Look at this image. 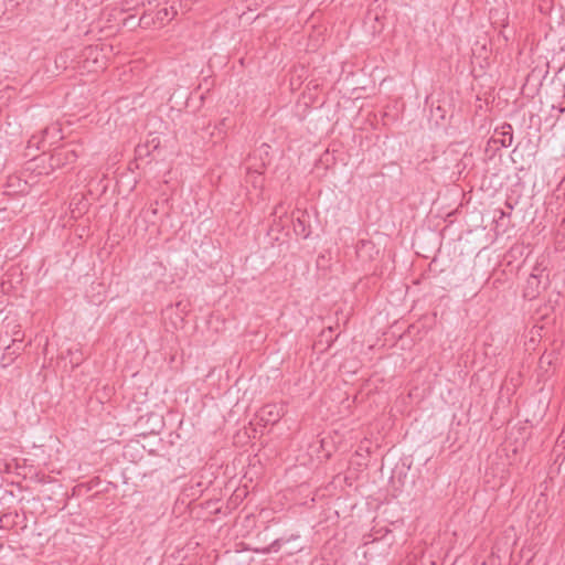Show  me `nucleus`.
Returning a JSON list of instances; mask_svg holds the SVG:
<instances>
[{"label": "nucleus", "mask_w": 565, "mask_h": 565, "mask_svg": "<svg viewBox=\"0 0 565 565\" xmlns=\"http://www.w3.org/2000/svg\"><path fill=\"white\" fill-rule=\"evenodd\" d=\"M310 216L307 211L297 210L292 213L294 232L297 236L308 238L311 234Z\"/></svg>", "instance_id": "obj_1"}, {"label": "nucleus", "mask_w": 565, "mask_h": 565, "mask_svg": "<svg viewBox=\"0 0 565 565\" xmlns=\"http://www.w3.org/2000/svg\"><path fill=\"white\" fill-rule=\"evenodd\" d=\"M284 407L276 404H267L259 412L260 420L266 425H274L284 416Z\"/></svg>", "instance_id": "obj_2"}, {"label": "nucleus", "mask_w": 565, "mask_h": 565, "mask_svg": "<svg viewBox=\"0 0 565 565\" xmlns=\"http://www.w3.org/2000/svg\"><path fill=\"white\" fill-rule=\"evenodd\" d=\"M299 536L298 535H291L289 536L288 539H284V537H280V539H276L270 545L262 548V550H258L259 553L262 554H269V553H276L278 552L281 546L288 542H290L291 540H296L298 539Z\"/></svg>", "instance_id": "obj_3"}, {"label": "nucleus", "mask_w": 565, "mask_h": 565, "mask_svg": "<svg viewBox=\"0 0 565 565\" xmlns=\"http://www.w3.org/2000/svg\"><path fill=\"white\" fill-rule=\"evenodd\" d=\"M502 131L501 138L498 140V142L501 143L502 147L508 148L512 145L513 141V129L512 126L509 124H505L501 127Z\"/></svg>", "instance_id": "obj_4"}, {"label": "nucleus", "mask_w": 565, "mask_h": 565, "mask_svg": "<svg viewBox=\"0 0 565 565\" xmlns=\"http://www.w3.org/2000/svg\"><path fill=\"white\" fill-rule=\"evenodd\" d=\"M175 14H177V11L173 9V7H171V8H163V9H160L157 12V19L160 22H163L164 20L172 19Z\"/></svg>", "instance_id": "obj_5"}, {"label": "nucleus", "mask_w": 565, "mask_h": 565, "mask_svg": "<svg viewBox=\"0 0 565 565\" xmlns=\"http://www.w3.org/2000/svg\"><path fill=\"white\" fill-rule=\"evenodd\" d=\"M507 214L503 211H500V218L504 217Z\"/></svg>", "instance_id": "obj_6"}, {"label": "nucleus", "mask_w": 565, "mask_h": 565, "mask_svg": "<svg viewBox=\"0 0 565 565\" xmlns=\"http://www.w3.org/2000/svg\"><path fill=\"white\" fill-rule=\"evenodd\" d=\"M300 551H301V547L296 548V550H295V551H292L290 554L298 553V552H300Z\"/></svg>", "instance_id": "obj_7"}]
</instances>
